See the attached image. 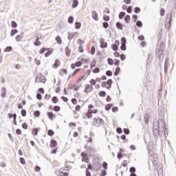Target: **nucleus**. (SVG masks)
I'll return each instance as SVG.
<instances>
[{"label":"nucleus","mask_w":176,"mask_h":176,"mask_svg":"<svg viewBox=\"0 0 176 176\" xmlns=\"http://www.w3.org/2000/svg\"><path fill=\"white\" fill-rule=\"evenodd\" d=\"M102 26H103L105 29H107V28H108V27H109V24L107 22H103V23H102Z\"/></svg>","instance_id":"13d9d810"},{"label":"nucleus","mask_w":176,"mask_h":176,"mask_svg":"<svg viewBox=\"0 0 176 176\" xmlns=\"http://www.w3.org/2000/svg\"><path fill=\"white\" fill-rule=\"evenodd\" d=\"M136 170H135V167L134 166H131L129 168V172L131 173V174H133L134 173H135Z\"/></svg>","instance_id":"37998d69"},{"label":"nucleus","mask_w":176,"mask_h":176,"mask_svg":"<svg viewBox=\"0 0 176 176\" xmlns=\"http://www.w3.org/2000/svg\"><path fill=\"white\" fill-rule=\"evenodd\" d=\"M47 50H50V48H45L43 47L40 50V54H43V53H45V52H46Z\"/></svg>","instance_id":"f704fd0d"},{"label":"nucleus","mask_w":176,"mask_h":176,"mask_svg":"<svg viewBox=\"0 0 176 176\" xmlns=\"http://www.w3.org/2000/svg\"><path fill=\"white\" fill-rule=\"evenodd\" d=\"M106 96H107V92H105V91H100L99 92L100 97H105Z\"/></svg>","instance_id":"72a5a7b5"},{"label":"nucleus","mask_w":176,"mask_h":176,"mask_svg":"<svg viewBox=\"0 0 176 176\" xmlns=\"http://www.w3.org/2000/svg\"><path fill=\"white\" fill-rule=\"evenodd\" d=\"M107 63H108L109 65H112L113 64V59H112L111 58H108Z\"/></svg>","instance_id":"79ce46f5"},{"label":"nucleus","mask_w":176,"mask_h":176,"mask_svg":"<svg viewBox=\"0 0 176 176\" xmlns=\"http://www.w3.org/2000/svg\"><path fill=\"white\" fill-rule=\"evenodd\" d=\"M80 27H82V23L80 22H76L75 23L76 30H80Z\"/></svg>","instance_id":"412c9836"},{"label":"nucleus","mask_w":176,"mask_h":176,"mask_svg":"<svg viewBox=\"0 0 176 176\" xmlns=\"http://www.w3.org/2000/svg\"><path fill=\"white\" fill-rule=\"evenodd\" d=\"M19 160L21 164H25V159H24V157H20Z\"/></svg>","instance_id":"052dcab7"},{"label":"nucleus","mask_w":176,"mask_h":176,"mask_svg":"<svg viewBox=\"0 0 176 176\" xmlns=\"http://www.w3.org/2000/svg\"><path fill=\"white\" fill-rule=\"evenodd\" d=\"M100 72V68L99 67H96L95 69H93V73L94 74H98Z\"/></svg>","instance_id":"5fc2aeb1"},{"label":"nucleus","mask_w":176,"mask_h":176,"mask_svg":"<svg viewBox=\"0 0 176 176\" xmlns=\"http://www.w3.org/2000/svg\"><path fill=\"white\" fill-rule=\"evenodd\" d=\"M116 28H118V30H123V25L120 23V22H117L116 24Z\"/></svg>","instance_id":"a211bd4d"},{"label":"nucleus","mask_w":176,"mask_h":176,"mask_svg":"<svg viewBox=\"0 0 176 176\" xmlns=\"http://www.w3.org/2000/svg\"><path fill=\"white\" fill-rule=\"evenodd\" d=\"M131 12H133V7L129 6V8H126V12L130 14L131 13Z\"/></svg>","instance_id":"3c124183"},{"label":"nucleus","mask_w":176,"mask_h":176,"mask_svg":"<svg viewBox=\"0 0 176 176\" xmlns=\"http://www.w3.org/2000/svg\"><path fill=\"white\" fill-rule=\"evenodd\" d=\"M36 97L37 100H42V95L41 94H38V93L36 94Z\"/></svg>","instance_id":"e2e57ef3"},{"label":"nucleus","mask_w":176,"mask_h":176,"mask_svg":"<svg viewBox=\"0 0 176 176\" xmlns=\"http://www.w3.org/2000/svg\"><path fill=\"white\" fill-rule=\"evenodd\" d=\"M75 65H76V67H82V62L81 61L76 62Z\"/></svg>","instance_id":"338daca9"},{"label":"nucleus","mask_w":176,"mask_h":176,"mask_svg":"<svg viewBox=\"0 0 176 176\" xmlns=\"http://www.w3.org/2000/svg\"><path fill=\"white\" fill-rule=\"evenodd\" d=\"M52 102L54 104H57V102H58V98L56 96H54V97H52Z\"/></svg>","instance_id":"473e14b6"},{"label":"nucleus","mask_w":176,"mask_h":176,"mask_svg":"<svg viewBox=\"0 0 176 176\" xmlns=\"http://www.w3.org/2000/svg\"><path fill=\"white\" fill-rule=\"evenodd\" d=\"M47 135H50V137H53V135H54V131L52 129H49L47 131Z\"/></svg>","instance_id":"2f4dec72"},{"label":"nucleus","mask_w":176,"mask_h":176,"mask_svg":"<svg viewBox=\"0 0 176 176\" xmlns=\"http://www.w3.org/2000/svg\"><path fill=\"white\" fill-rule=\"evenodd\" d=\"M144 123H146V124H148V123L149 122V117H148V115L146 114V116H144Z\"/></svg>","instance_id":"ea45409f"},{"label":"nucleus","mask_w":176,"mask_h":176,"mask_svg":"<svg viewBox=\"0 0 176 176\" xmlns=\"http://www.w3.org/2000/svg\"><path fill=\"white\" fill-rule=\"evenodd\" d=\"M120 57L122 61H124V60H126V55H124V54H122L121 55H120Z\"/></svg>","instance_id":"4d7b16f0"},{"label":"nucleus","mask_w":176,"mask_h":176,"mask_svg":"<svg viewBox=\"0 0 176 176\" xmlns=\"http://www.w3.org/2000/svg\"><path fill=\"white\" fill-rule=\"evenodd\" d=\"M60 110H61V107H60V106L54 107V111L55 112H60Z\"/></svg>","instance_id":"58836bf2"},{"label":"nucleus","mask_w":176,"mask_h":176,"mask_svg":"<svg viewBox=\"0 0 176 176\" xmlns=\"http://www.w3.org/2000/svg\"><path fill=\"white\" fill-rule=\"evenodd\" d=\"M74 36H75V34L74 33H71V32H68V36H67V39L71 41V40L72 39V38H74Z\"/></svg>","instance_id":"4be33fe9"},{"label":"nucleus","mask_w":176,"mask_h":176,"mask_svg":"<svg viewBox=\"0 0 176 176\" xmlns=\"http://www.w3.org/2000/svg\"><path fill=\"white\" fill-rule=\"evenodd\" d=\"M19 32V30L16 29H12L10 32V36H14L15 34H17Z\"/></svg>","instance_id":"aec40b11"},{"label":"nucleus","mask_w":176,"mask_h":176,"mask_svg":"<svg viewBox=\"0 0 176 176\" xmlns=\"http://www.w3.org/2000/svg\"><path fill=\"white\" fill-rule=\"evenodd\" d=\"M126 43H127V40L126 39V38H121V45H126Z\"/></svg>","instance_id":"a19ab883"},{"label":"nucleus","mask_w":176,"mask_h":176,"mask_svg":"<svg viewBox=\"0 0 176 176\" xmlns=\"http://www.w3.org/2000/svg\"><path fill=\"white\" fill-rule=\"evenodd\" d=\"M79 5V1L78 0H73L72 8L75 9V8H78Z\"/></svg>","instance_id":"f3484780"},{"label":"nucleus","mask_w":176,"mask_h":176,"mask_svg":"<svg viewBox=\"0 0 176 176\" xmlns=\"http://www.w3.org/2000/svg\"><path fill=\"white\" fill-rule=\"evenodd\" d=\"M168 61H169L168 58H166L165 59V63H164V74H167V72H168V66L170 65V63Z\"/></svg>","instance_id":"0eeeda50"},{"label":"nucleus","mask_w":176,"mask_h":176,"mask_svg":"<svg viewBox=\"0 0 176 176\" xmlns=\"http://www.w3.org/2000/svg\"><path fill=\"white\" fill-rule=\"evenodd\" d=\"M112 79H109L107 81H103L101 83V86L102 87H106L107 90H111V88L112 87Z\"/></svg>","instance_id":"7ed1b4c3"},{"label":"nucleus","mask_w":176,"mask_h":176,"mask_svg":"<svg viewBox=\"0 0 176 176\" xmlns=\"http://www.w3.org/2000/svg\"><path fill=\"white\" fill-rule=\"evenodd\" d=\"M89 83H90V85H91L92 86H94V85H96V80L91 79V80L89 81Z\"/></svg>","instance_id":"0e129e2a"},{"label":"nucleus","mask_w":176,"mask_h":176,"mask_svg":"<svg viewBox=\"0 0 176 176\" xmlns=\"http://www.w3.org/2000/svg\"><path fill=\"white\" fill-rule=\"evenodd\" d=\"M94 67H96V59L93 60L92 63L90 65L91 69H93V68H94Z\"/></svg>","instance_id":"09e8293b"},{"label":"nucleus","mask_w":176,"mask_h":176,"mask_svg":"<svg viewBox=\"0 0 176 176\" xmlns=\"http://www.w3.org/2000/svg\"><path fill=\"white\" fill-rule=\"evenodd\" d=\"M119 64H120V60L118 59H115L114 65H116V67H119Z\"/></svg>","instance_id":"603ef678"},{"label":"nucleus","mask_w":176,"mask_h":176,"mask_svg":"<svg viewBox=\"0 0 176 176\" xmlns=\"http://www.w3.org/2000/svg\"><path fill=\"white\" fill-rule=\"evenodd\" d=\"M21 116H23V118H25V116H27V111L24 109L21 110Z\"/></svg>","instance_id":"c9c22d12"},{"label":"nucleus","mask_w":176,"mask_h":176,"mask_svg":"<svg viewBox=\"0 0 176 176\" xmlns=\"http://www.w3.org/2000/svg\"><path fill=\"white\" fill-rule=\"evenodd\" d=\"M159 52H164V43L161 42L160 45L157 46Z\"/></svg>","instance_id":"9d476101"},{"label":"nucleus","mask_w":176,"mask_h":176,"mask_svg":"<svg viewBox=\"0 0 176 176\" xmlns=\"http://www.w3.org/2000/svg\"><path fill=\"white\" fill-rule=\"evenodd\" d=\"M107 175V171L105 170H102V174H100V176H105Z\"/></svg>","instance_id":"774afa93"},{"label":"nucleus","mask_w":176,"mask_h":176,"mask_svg":"<svg viewBox=\"0 0 176 176\" xmlns=\"http://www.w3.org/2000/svg\"><path fill=\"white\" fill-rule=\"evenodd\" d=\"M47 118H49V119H50V120H53V118H54V114H53V112L48 111L47 113Z\"/></svg>","instance_id":"2eb2a0df"},{"label":"nucleus","mask_w":176,"mask_h":176,"mask_svg":"<svg viewBox=\"0 0 176 176\" xmlns=\"http://www.w3.org/2000/svg\"><path fill=\"white\" fill-rule=\"evenodd\" d=\"M55 39L58 45H61V43H63V40H61V37H60V36H57Z\"/></svg>","instance_id":"5701e85b"},{"label":"nucleus","mask_w":176,"mask_h":176,"mask_svg":"<svg viewBox=\"0 0 176 176\" xmlns=\"http://www.w3.org/2000/svg\"><path fill=\"white\" fill-rule=\"evenodd\" d=\"M107 76H112V71L108 70L106 72Z\"/></svg>","instance_id":"680f3d73"},{"label":"nucleus","mask_w":176,"mask_h":176,"mask_svg":"<svg viewBox=\"0 0 176 176\" xmlns=\"http://www.w3.org/2000/svg\"><path fill=\"white\" fill-rule=\"evenodd\" d=\"M126 49V45L121 44L120 50H122V52H125Z\"/></svg>","instance_id":"bf43d9fd"},{"label":"nucleus","mask_w":176,"mask_h":176,"mask_svg":"<svg viewBox=\"0 0 176 176\" xmlns=\"http://www.w3.org/2000/svg\"><path fill=\"white\" fill-rule=\"evenodd\" d=\"M120 72V67H116L115 72H114L115 76H118V75H119Z\"/></svg>","instance_id":"bb28decb"},{"label":"nucleus","mask_w":176,"mask_h":176,"mask_svg":"<svg viewBox=\"0 0 176 176\" xmlns=\"http://www.w3.org/2000/svg\"><path fill=\"white\" fill-rule=\"evenodd\" d=\"M92 18L96 21H98V14H97V12L96 11H92Z\"/></svg>","instance_id":"9b49d317"},{"label":"nucleus","mask_w":176,"mask_h":176,"mask_svg":"<svg viewBox=\"0 0 176 176\" xmlns=\"http://www.w3.org/2000/svg\"><path fill=\"white\" fill-rule=\"evenodd\" d=\"M96 54V47L94 46H92L91 48V54L94 56V54Z\"/></svg>","instance_id":"de8ad7c7"},{"label":"nucleus","mask_w":176,"mask_h":176,"mask_svg":"<svg viewBox=\"0 0 176 176\" xmlns=\"http://www.w3.org/2000/svg\"><path fill=\"white\" fill-rule=\"evenodd\" d=\"M116 131L118 134H122V133H123V130H122V128L120 127H118L116 129Z\"/></svg>","instance_id":"6e6d98bb"},{"label":"nucleus","mask_w":176,"mask_h":176,"mask_svg":"<svg viewBox=\"0 0 176 176\" xmlns=\"http://www.w3.org/2000/svg\"><path fill=\"white\" fill-rule=\"evenodd\" d=\"M61 64V62H60V60L56 59L55 60L54 64L52 65V68H58Z\"/></svg>","instance_id":"1a4fd4ad"},{"label":"nucleus","mask_w":176,"mask_h":176,"mask_svg":"<svg viewBox=\"0 0 176 176\" xmlns=\"http://www.w3.org/2000/svg\"><path fill=\"white\" fill-rule=\"evenodd\" d=\"M13 50V47L12 46H8L5 48L4 52L5 53H8V52H12Z\"/></svg>","instance_id":"a878e982"},{"label":"nucleus","mask_w":176,"mask_h":176,"mask_svg":"<svg viewBox=\"0 0 176 176\" xmlns=\"http://www.w3.org/2000/svg\"><path fill=\"white\" fill-rule=\"evenodd\" d=\"M123 132L124 133V134H126V135H129V134H130V130L127 128H124L123 129Z\"/></svg>","instance_id":"c03bdc74"},{"label":"nucleus","mask_w":176,"mask_h":176,"mask_svg":"<svg viewBox=\"0 0 176 176\" xmlns=\"http://www.w3.org/2000/svg\"><path fill=\"white\" fill-rule=\"evenodd\" d=\"M113 107V104H107L106 106H105V110L106 111H110L111 110V108H112Z\"/></svg>","instance_id":"6ab92c4d"},{"label":"nucleus","mask_w":176,"mask_h":176,"mask_svg":"<svg viewBox=\"0 0 176 176\" xmlns=\"http://www.w3.org/2000/svg\"><path fill=\"white\" fill-rule=\"evenodd\" d=\"M166 122H163V120L155 121L153 125V133L155 137L160 135L162 133H164L166 135Z\"/></svg>","instance_id":"f257e3e1"},{"label":"nucleus","mask_w":176,"mask_h":176,"mask_svg":"<svg viewBox=\"0 0 176 176\" xmlns=\"http://www.w3.org/2000/svg\"><path fill=\"white\" fill-rule=\"evenodd\" d=\"M102 167L104 170H107L108 169V163H107L106 162H104L102 163Z\"/></svg>","instance_id":"8fccbe9b"},{"label":"nucleus","mask_w":176,"mask_h":176,"mask_svg":"<svg viewBox=\"0 0 176 176\" xmlns=\"http://www.w3.org/2000/svg\"><path fill=\"white\" fill-rule=\"evenodd\" d=\"M103 20H104V21H109V16L104 14V15L103 16Z\"/></svg>","instance_id":"864d4df0"},{"label":"nucleus","mask_w":176,"mask_h":176,"mask_svg":"<svg viewBox=\"0 0 176 176\" xmlns=\"http://www.w3.org/2000/svg\"><path fill=\"white\" fill-rule=\"evenodd\" d=\"M99 43L100 44L101 49H106V47H108V43L105 42V39L102 38L99 39Z\"/></svg>","instance_id":"39448f33"},{"label":"nucleus","mask_w":176,"mask_h":176,"mask_svg":"<svg viewBox=\"0 0 176 176\" xmlns=\"http://www.w3.org/2000/svg\"><path fill=\"white\" fill-rule=\"evenodd\" d=\"M34 135H38V128L32 129Z\"/></svg>","instance_id":"a18cd8bd"},{"label":"nucleus","mask_w":176,"mask_h":176,"mask_svg":"<svg viewBox=\"0 0 176 176\" xmlns=\"http://www.w3.org/2000/svg\"><path fill=\"white\" fill-rule=\"evenodd\" d=\"M85 174H86V176H91V173H90L89 169L85 170Z\"/></svg>","instance_id":"69168bd1"},{"label":"nucleus","mask_w":176,"mask_h":176,"mask_svg":"<svg viewBox=\"0 0 176 176\" xmlns=\"http://www.w3.org/2000/svg\"><path fill=\"white\" fill-rule=\"evenodd\" d=\"M69 24H72L74 23V16H70L69 18H68V20H67Z\"/></svg>","instance_id":"4c0bfd02"},{"label":"nucleus","mask_w":176,"mask_h":176,"mask_svg":"<svg viewBox=\"0 0 176 176\" xmlns=\"http://www.w3.org/2000/svg\"><path fill=\"white\" fill-rule=\"evenodd\" d=\"M77 43L78 45H79L80 46H82V45H85V41L80 39V38H78L77 40Z\"/></svg>","instance_id":"7c9ffc66"},{"label":"nucleus","mask_w":176,"mask_h":176,"mask_svg":"<svg viewBox=\"0 0 176 176\" xmlns=\"http://www.w3.org/2000/svg\"><path fill=\"white\" fill-rule=\"evenodd\" d=\"M124 20L126 24H129L130 20H131V17L130 16V15L127 14L124 16Z\"/></svg>","instance_id":"ddd939ff"},{"label":"nucleus","mask_w":176,"mask_h":176,"mask_svg":"<svg viewBox=\"0 0 176 176\" xmlns=\"http://www.w3.org/2000/svg\"><path fill=\"white\" fill-rule=\"evenodd\" d=\"M42 43L39 41V37H36L35 42L34 43V46H41Z\"/></svg>","instance_id":"dca6fc26"},{"label":"nucleus","mask_w":176,"mask_h":176,"mask_svg":"<svg viewBox=\"0 0 176 176\" xmlns=\"http://www.w3.org/2000/svg\"><path fill=\"white\" fill-rule=\"evenodd\" d=\"M1 97L3 98H5V97H6V87H3L2 89H1Z\"/></svg>","instance_id":"4468645a"},{"label":"nucleus","mask_w":176,"mask_h":176,"mask_svg":"<svg viewBox=\"0 0 176 176\" xmlns=\"http://www.w3.org/2000/svg\"><path fill=\"white\" fill-rule=\"evenodd\" d=\"M134 13H135L136 14H138V13H140V12H141V8H140V7H135L133 10Z\"/></svg>","instance_id":"c756f323"},{"label":"nucleus","mask_w":176,"mask_h":176,"mask_svg":"<svg viewBox=\"0 0 176 176\" xmlns=\"http://www.w3.org/2000/svg\"><path fill=\"white\" fill-rule=\"evenodd\" d=\"M124 16H126V12H120V14H119L118 17H119V19H120V20H123V17H124Z\"/></svg>","instance_id":"b1692460"},{"label":"nucleus","mask_w":176,"mask_h":176,"mask_svg":"<svg viewBox=\"0 0 176 176\" xmlns=\"http://www.w3.org/2000/svg\"><path fill=\"white\" fill-rule=\"evenodd\" d=\"M136 26L141 28V27H142V22L141 21H138L136 22Z\"/></svg>","instance_id":"49530a36"},{"label":"nucleus","mask_w":176,"mask_h":176,"mask_svg":"<svg viewBox=\"0 0 176 176\" xmlns=\"http://www.w3.org/2000/svg\"><path fill=\"white\" fill-rule=\"evenodd\" d=\"M111 49H112V50H113V52H116L118 50V49H119V47L116 44H112Z\"/></svg>","instance_id":"393cba45"},{"label":"nucleus","mask_w":176,"mask_h":176,"mask_svg":"<svg viewBox=\"0 0 176 176\" xmlns=\"http://www.w3.org/2000/svg\"><path fill=\"white\" fill-rule=\"evenodd\" d=\"M40 116H41V111H39L38 110L34 111V116L35 118H39Z\"/></svg>","instance_id":"c85d7f7f"},{"label":"nucleus","mask_w":176,"mask_h":176,"mask_svg":"<svg viewBox=\"0 0 176 176\" xmlns=\"http://www.w3.org/2000/svg\"><path fill=\"white\" fill-rule=\"evenodd\" d=\"M11 27L12 28H17V23H16L14 21H12Z\"/></svg>","instance_id":"e433bc0d"},{"label":"nucleus","mask_w":176,"mask_h":176,"mask_svg":"<svg viewBox=\"0 0 176 176\" xmlns=\"http://www.w3.org/2000/svg\"><path fill=\"white\" fill-rule=\"evenodd\" d=\"M65 52H66V56L67 57H69L70 54H71V49H69L68 47H65Z\"/></svg>","instance_id":"cd10ccee"},{"label":"nucleus","mask_w":176,"mask_h":176,"mask_svg":"<svg viewBox=\"0 0 176 176\" xmlns=\"http://www.w3.org/2000/svg\"><path fill=\"white\" fill-rule=\"evenodd\" d=\"M173 17L171 16V14L167 16L165 23V30L169 31L170 28H171V21Z\"/></svg>","instance_id":"f03ea898"},{"label":"nucleus","mask_w":176,"mask_h":176,"mask_svg":"<svg viewBox=\"0 0 176 176\" xmlns=\"http://www.w3.org/2000/svg\"><path fill=\"white\" fill-rule=\"evenodd\" d=\"M94 122H95L96 123L95 124H94V126H95L96 127H100L101 124H104L105 123L104 122V120H102V118H94Z\"/></svg>","instance_id":"20e7f679"},{"label":"nucleus","mask_w":176,"mask_h":176,"mask_svg":"<svg viewBox=\"0 0 176 176\" xmlns=\"http://www.w3.org/2000/svg\"><path fill=\"white\" fill-rule=\"evenodd\" d=\"M57 146V141L54 140H51L50 148H56Z\"/></svg>","instance_id":"f8f14e48"},{"label":"nucleus","mask_w":176,"mask_h":176,"mask_svg":"<svg viewBox=\"0 0 176 176\" xmlns=\"http://www.w3.org/2000/svg\"><path fill=\"white\" fill-rule=\"evenodd\" d=\"M92 167L94 171H100V168H101V164H100V162H94Z\"/></svg>","instance_id":"423d86ee"},{"label":"nucleus","mask_w":176,"mask_h":176,"mask_svg":"<svg viewBox=\"0 0 176 176\" xmlns=\"http://www.w3.org/2000/svg\"><path fill=\"white\" fill-rule=\"evenodd\" d=\"M91 90H93V86L90 85H87L85 86V93L87 94V93H90V91H91Z\"/></svg>","instance_id":"6e6552de"}]
</instances>
